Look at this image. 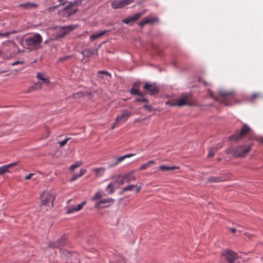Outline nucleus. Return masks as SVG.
Returning <instances> with one entry per match:
<instances>
[{
	"mask_svg": "<svg viewBox=\"0 0 263 263\" xmlns=\"http://www.w3.org/2000/svg\"><path fill=\"white\" fill-rule=\"evenodd\" d=\"M67 263H80L78 254L75 252H67Z\"/></svg>",
	"mask_w": 263,
	"mask_h": 263,
	"instance_id": "13",
	"label": "nucleus"
},
{
	"mask_svg": "<svg viewBox=\"0 0 263 263\" xmlns=\"http://www.w3.org/2000/svg\"><path fill=\"white\" fill-rule=\"evenodd\" d=\"M87 172V170L84 168H81L80 170L79 173L78 174H74L73 175L71 178L70 179L69 181L71 182L74 181L76 180L79 178L82 177L84 174H85Z\"/></svg>",
	"mask_w": 263,
	"mask_h": 263,
	"instance_id": "19",
	"label": "nucleus"
},
{
	"mask_svg": "<svg viewBox=\"0 0 263 263\" xmlns=\"http://www.w3.org/2000/svg\"><path fill=\"white\" fill-rule=\"evenodd\" d=\"M103 74H105V76L108 77L109 78L111 77V74L108 72L106 71H99L97 73L98 77L102 80L105 79L104 77Z\"/></svg>",
	"mask_w": 263,
	"mask_h": 263,
	"instance_id": "28",
	"label": "nucleus"
},
{
	"mask_svg": "<svg viewBox=\"0 0 263 263\" xmlns=\"http://www.w3.org/2000/svg\"><path fill=\"white\" fill-rule=\"evenodd\" d=\"M135 155V154H126V155L123 156V157H124V158L125 159V158H130V157H133V156H134Z\"/></svg>",
	"mask_w": 263,
	"mask_h": 263,
	"instance_id": "43",
	"label": "nucleus"
},
{
	"mask_svg": "<svg viewBox=\"0 0 263 263\" xmlns=\"http://www.w3.org/2000/svg\"><path fill=\"white\" fill-rule=\"evenodd\" d=\"M261 97V95H260V93H254L252 96V97H251L250 99L251 100L253 101L255 98H256L257 97Z\"/></svg>",
	"mask_w": 263,
	"mask_h": 263,
	"instance_id": "38",
	"label": "nucleus"
},
{
	"mask_svg": "<svg viewBox=\"0 0 263 263\" xmlns=\"http://www.w3.org/2000/svg\"><path fill=\"white\" fill-rule=\"evenodd\" d=\"M108 31L107 30H103L100 32H98L95 34L91 35L90 36V40L91 41H93L94 40L96 39H98L105 34Z\"/></svg>",
	"mask_w": 263,
	"mask_h": 263,
	"instance_id": "24",
	"label": "nucleus"
},
{
	"mask_svg": "<svg viewBox=\"0 0 263 263\" xmlns=\"http://www.w3.org/2000/svg\"><path fill=\"white\" fill-rule=\"evenodd\" d=\"M233 91H220L219 95L220 96L223 98H227L229 96H232L234 94Z\"/></svg>",
	"mask_w": 263,
	"mask_h": 263,
	"instance_id": "27",
	"label": "nucleus"
},
{
	"mask_svg": "<svg viewBox=\"0 0 263 263\" xmlns=\"http://www.w3.org/2000/svg\"><path fill=\"white\" fill-rule=\"evenodd\" d=\"M135 155V154H126V155L123 156V157H124V158L125 159V158H130V157H133V156H134Z\"/></svg>",
	"mask_w": 263,
	"mask_h": 263,
	"instance_id": "44",
	"label": "nucleus"
},
{
	"mask_svg": "<svg viewBox=\"0 0 263 263\" xmlns=\"http://www.w3.org/2000/svg\"><path fill=\"white\" fill-rule=\"evenodd\" d=\"M61 10H62L63 11V12H64V11L66 10V7H64V8H62Z\"/></svg>",
	"mask_w": 263,
	"mask_h": 263,
	"instance_id": "53",
	"label": "nucleus"
},
{
	"mask_svg": "<svg viewBox=\"0 0 263 263\" xmlns=\"http://www.w3.org/2000/svg\"><path fill=\"white\" fill-rule=\"evenodd\" d=\"M124 160L123 156L119 157L117 158L116 159V163L119 164V163L121 162L122 161Z\"/></svg>",
	"mask_w": 263,
	"mask_h": 263,
	"instance_id": "40",
	"label": "nucleus"
},
{
	"mask_svg": "<svg viewBox=\"0 0 263 263\" xmlns=\"http://www.w3.org/2000/svg\"><path fill=\"white\" fill-rule=\"evenodd\" d=\"M132 2V0L115 1L112 3L111 6L115 9L122 8L131 4Z\"/></svg>",
	"mask_w": 263,
	"mask_h": 263,
	"instance_id": "11",
	"label": "nucleus"
},
{
	"mask_svg": "<svg viewBox=\"0 0 263 263\" xmlns=\"http://www.w3.org/2000/svg\"><path fill=\"white\" fill-rule=\"evenodd\" d=\"M59 29L60 33H58L57 35L59 37L64 36L65 35V34H66V28L60 27V28H59Z\"/></svg>",
	"mask_w": 263,
	"mask_h": 263,
	"instance_id": "30",
	"label": "nucleus"
},
{
	"mask_svg": "<svg viewBox=\"0 0 263 263\" xmlns=\"http://www.w3.org/2000/svg\"><path fill=\"white\" fill-rule=\"evenodd\" d=\"M116 123H116V122H115L114 124L112 125V126H111V129H114L115 128V127H116Z\"/></svg>",
	"mask_w": 263,
	"mask_h": 263,
	"instance_id": "50",
	"label": "nucleus"
},
{
	"mask_svg": "<svg viewBox=\"0 0 263 263\" xmlns=\"http://www.w3.org/2000/svg\"><path fill=\"white\" fill-rule=\"evenodd\" d=\"M42 87V83L37 82L35 83L32 86V88L35 90H38L41 89Z\"/></svg>",
	"mask_w": 263,
	"mask_h": 263,
	"instance_id": "35",
	"label": "nucleus"
},
{
	"mask_svg": "<svg viewBox=\"0 0 263 263\" xmlns=\"http://www.w3.org/2000/svg\"><path fill=\"white\" fill-rule=\"evenodd\" d=\"M217 149L216 148H211V149H209L208 156L209 157H212L214 155Z\"/></svg>",
	"mask_w": 263,
	"mask_h": 263,
	"instance_id": "34",
	"label": "nucleus"
},
{
	"mask_svg": "<svg viewBox=\"0 0 263 263\" xmlns=\"http://www.w3.org/2000/svg\"><path fill=\"white\" fill-rule=\"evenodd\" d=\"M64 59H65V58H62L60 59V61H62Z\"/></svg>",
	"mask_w": 263,
	"mask_h": 263,
	"instance_id": "54",
	"label": "nucleus"
},
{
	"mask_svg": "<svg viewBox=\"0 0 263 263\" xmlns=\"http://www.w3.org/2000/svg\"><path fill=\"white\" fill-rule=\"evenodd\" d=\"M211 97H212V98H214V97L212 96V94H211Z\"/></svg>",
	"mask_w": 263,
	"mask_h": 263,
	"instance_id": "55",
	"label": "nucleus"
},
{
	"mask_svg": "<svg viewBox=\"0 0 263 263\" xmlns=\"http://www.w3.org/2000/svg\"><path fill=\"white\" fill-rule=\"evenodd\" d=\"M34 175V174L33 173H30L29 174H28V175L26 176L25 177V179L26 180H29V179H30L31 178V177Z\"/></svg>",
	"mask_w": 263,
	"mask_h": 263,
	"instance_id": "41",
	"label": "nucleus"
},
{
	"mask_svg": "<svg viewBox=\"0 0 263 263\" xmlns=\"http://www.w3.org/2000/svg\"><path fill=\"white\" fill-rule=\"evenodd\" d=\"M260 142H261V143H262L263 144V138L260 139Z\"/></svg>",
	"mask_w": 263,
	"mask_h": 263,
	"instance_id": "52",
	"label": "nucleus"
},
{
	"mask_svg": "<svg viewBox=\"0 0 263 263\" xmlns=\"http://www.w3.org/2000/svg\"><path fill=\"white\" fill-rule=\"evenodd\" d=\"M209 182H220L222 181L223 180L221 179L220 178L218 177H212L208 179Z\"/></svg>",
	"mask_w": 263,
	"mask_h": 263,
	"instance_id": "33",
	"label": "nucleus"
},
{
	"mask_svg": "<svg viewBox=\"0 0 263 263\" xmlns=\"http://www.w3.org/2000/svg\"><path fill=\"white\" fill-rule=\"evenodd\" d=\"M74 28V27L73 26H67V31L72 30Z\"/></svg>",
	"mask_w": 263,
	"mask_h": 263,
	"instance_id": "47",
	"label": "nucleus"
},
{
	"mask_svg": "<svg viewBox=\"0 0 263 263\" xmlns=\"http://www.w3.org/2000/svg\"><path fill=\"white\" fill-rule=\"evenodd\" d=\"M145 90H148L151 95H155L159 92V88L155 83H146L144 86Z\"/></svg>",
	"mask_w": 263,
	"mask_h": 263,
	"instance_id": "12",
	"label": "nucleus"
},
{
	"mask_svg": "<svg viewBox=\"0 0 263 263\" xmlns=\"http://www.w3.org/2000/svg\"><path fill=\"white\" fill-rule=\"evenodd\" d=\"M59 143L60 144L61 146H64L66 144V139L61 142H59Z\"/></svg>",
	"mask_w": 263,
	"mask_h": 263,
	"instance_id": "45",
	"label": "nucleus"
},
{
	"mask_svg": "<svg viewBox=\"0 0 263 263\" xmlns=\"http://www.w3.org/2000/svg\"><path fill=\"white\" fill-rule=\"evenodd\" d=\"M81 1H75L73 3L70 2L67 5V16L74 13L78 10V7L81 4Z\"/></svg>",
	"mask_w": 263,
	"mask_h": 263,
	"instance_id": "10",
	"label": "nucleus"
},
{
	"mask_svg": "<svg viewBox=\"0 0 263 263\" xmlns=\"http://www.w3.org/2000/svg\"><path fill=\"white\" fill-rule=\"evenodd\" d=\"M132 22H134V21L132 20V18L131 16L128 17V18H127L126 19H124V20H122V22H123L125 24H129V23H130Z\"/></svg>",
	"mask_w": 263,
	"mask_h": 263,
	"instance_id": "37",
	"label": "nucleus"
},
{
	"mask_svg": "<svg viewBox=\"0 0 263 263\" xmlns=\"http://www.w3.org/2000/svg\"><path fill=\"white\" fill-rule=\"evenodd\" d=\"M166 104H168L171 106H182L186 104H189L188 96L187 95H183L182 97L174 101H168L166 102Z\"/></svg>",
	"mask_w": 263,
	"mask_h": 263,
	"instance_id": "6",
	"label": "nucleus"
},
{
	"mask_svg": "<svg viewBox=\"0 0 263 263\" xmlns=\"http://www.w3.org/2000/svg\"><path fill=\"white\" fill-rule=\"evenodd\" d=\"M159 19L157 17H145L142 21L139 23V25L143 27L144 25L147 24H154L155 22H158Z\"/></svg>",
	"mask_w": 263,
	"mask_h": 263,
	"instance_id": "14",
	"label": "nucleus"
},
{
	"mask_svg": "<svg viewBox=\"0 0 263 263\" xmlns=\"http://www.w3.org/2000/svg\"><path fill=\"white\" fill-rule=\"evenodd\" d=\"M49 246L51 248H57L59 247V243L58 242H52L49 243Z\"/></svg>",
	"mask_w": 263,
	"mask_h": 263,
	"instance_id": "39",
	"label": "nucleus"
},
{
	"mask_svg": "<svg viewBox=\"0 0 263 263\" xmlns=\"http://www.w3.org/2000/svg\"><path fill=\"white\" fill-rule=\"evenodd\" d=\"M9 33L8 32H5L1 33H0V36H5L7 37L9 35Z\"/></svg>",
	"mask_w": 263,
	"mask_h": 263,
	"instance_id": "46",
	"label": "nucleus"
},
{
	"mask_svg": "<svg viewBox=\"0 0 263 263\" xmlns=\"http://www.w3.org/2000/svg\"><path fill=\"white\" fill-rule=\"evenodd\" d=\"M36 78L42 81V83L48 84L49 83V78L46 77L44 74L42 73H38L36 75Z\"/></svg>",
	"mask_w": 263,
	"mask_h": 263,
	"instance_id": "22",
	"label": "nucleus"
},
{
	"mask_svg": "<svg viewBox=\"0 0 263 263\" xmlns=\"http://www.w3.org/2000/svg\"><path fill=\"white\" fill-rule=\"evenodd\" d=\"M117 164H118V163H116V161L115 162H114V163L109 164L108 168H111Z\"/></svg>",
	"mask_w": 263,
	"mask_h": 263,
	"instance_id": "48",
	"label": "nucleus"
},
{
	"mask_svg": "<svg viewBox=\"0 0 263 263\" xmlns=\"http://www.w3.org/2000/svg\"><path fill=\"white\" fill-rule=\"evenodd\" d=\"M156 163L155 161L154 160H151L147 163L142 164L139 168V171H142L147 169L149 167L151 166L152 164H155Z\"/></svg>",
	"mask_w": 263,
	"mask_h": 263,
	"instance_id": "26",
	"label": "nucleus"
},
{
	"mask_svg": "<svg viewBox=\"0 0 263 263\" xmlns=\"http://www.w3.org/2000/svg\"><path fill=\"white\" fill-rule=\"evenodd\" d=\"M135 171L133 170L124 174H119L115 176V182L119 185H122L125 183H129L136 180L134 175Z\"/></svg>",
	"mask_w": 263,
	"mask_h": 263,
	"instance_id": "3",
	"label": "nucleus"
},
{
	"mask_svg": "<svg viewBox=\"0 0 263 263\" xmlns=\"http://www.w3.org/2000/svg\"><path fill=\"white\" fill-rule=\"evenodd\" d=\"M23 64V62L22 61H16V62H14L13 64H12V65H16V64Z\"/></svg>",
	"mask_w": 263,
	"mask_h": 263,
	"instance_id": "49",
	"label": "nucleus"
},
{
	"mask_svg": "<svg viewBox=\"0 0 263 263\" xmlns=\"http://www.w3.org/2000/svg\"><path fill=\"white\" fill-rule=\"evenodd\" d=\"M231 230L232 231L233 233H235V232L236 231V230L234 228L231 229Z\"/></svg>",
	"mask_w": 263,
	"mask_h": 263,
	"instance_id": "51",
	"label": "nucleus"
},
{
	"mask_svg": "<svg viewBox=\"0 0 263 263\" xmlns=\"http://www.w3.org/2000/svg\"><path fill=\"white\" fill-rule=\"evenodd\" d=\"M221 255L224 257L225 259L229 263H234L235 260L237 258V254L230 250L223 251L221 253Z\"/></svg>",
	"mask_w": 263,
	"mask_h": 263,
	"instance_id": "7",
	"label": "nucleus"
},
{
	"mask_svg": "<svg viewBox=\"0 0 263 263\" xmlns=\"http://www.w3.org/2000/svg\"><path fill=\"white\" fill-rule=\"evenodd\" d=\"M42 42V37L39 33H35L32 36L25 40L26 45L35 49L40 47V44Z\"/></svg>",
	"mask_w": 263,
	"mask_h": 263,
	"instance_id": "4",
	"label": "nucleus"
},
{
	"mask_svg": "<svg viewBox=\"0 0 263 263\" xmlns=\"http://www.w3.org/2000/svg\"><path fill=\"white\" fill-rule=\"evenodd\" d=\"M136 187H137V185H136V184L127 185L122 189L121 192H120V194H122L124 192H127V191H133L134 189H135Z\"/></svg>",
	"mask_w": 263,
	"mask_h": 263,
	"instance_id": "25",
	"label": "nucleus"
},
{
	"mask_svg": "<svg viewBox=\"0 0 263 263\" xmlns=\"http://www.w3.org/2000/svg\"><path fill=\"white\" fill-rule=\"evenodd\" d=\"M83 164V162L81 161H78L74 163L71 165L69 167V171L70 173H73L74 170L78 167L81 166Z\"/></svg>",
	"mask_w": 263,
	"mask_h": 263,
	"instance_id": "21",
	"label": "nucleus"
},
{
	"mask_svg": "<svg viewBox=\"0 0 263 263\" xmlns=\"http://www.w3.org/2000/svg\"><path fill=\"white\" fill-rule=\"evenodd\" d=\"M86 204V201L82 202L81 204H79L76 205H73L71 207H69L67 209V213H71L75 211H79L81 210L83 206Z\"/></svg>",
	"mask_w": 263,
	"mask_h": 263,
	"instance_id": "16",
	"label": "nucleus"
},
{
	"mask_svg": "<svg viewBox=\"0 0 263 263\" xmlns=\"http://www.w3.org/2000/svg\"><path fill=\"white\" fill-rule=\"evenodd\" d=\"M104 193L102 191H98L95 193L94 195L91 197V201L100 200L104 196Z\"/></svg>",
	"mask_w": 263,
	"mask_h": 263,
	"instance_id": "18",
	"label": "nucleus"
},
{
	"mask_svg": "<svg viewBox=\"0 0 263 263\" xmlns=\"http://www.w3.org/2000/svg\"><path fill=\"white\" fill-rule=\"evenodd\" d=\"M159 168L162 171H171L176 169H178L179 167L178 166H167L164 165H162L159 166Z\"/></svg>",
	"mask_w": 263,
	"mask_h": 263,
	"instance_id": "23",
	"label": "nucleus"
},
{
	"mask_svg": "<svg viewBox=\"0 0 263 263\" xmlns=\"http://www.w3.org/2000/svg\"><path fill=\"white\" fill-rule=\"evenodd\" d=\"M107 189L109 190L110 194H112L115 192V187L112 183L108 184L107 186Z\"/></svg>",
	"mask_w": 263,
	"mask_h": 263,
	"instance_id": "36",
	"label": "nucleus"
},
{
	"mask_svg": "<svg viewBox=\"0 0 263 263\" xmlns=\"http://www.w3.org/2000/svg\"><path fill=\"white\" fill-rule=\"evenodd\" d=\"M144 12L142 13H137L135 14H134L133 16H132V20L133 21H135L137 20H138L142 15H143Z\"/></svg>",
	"mask_w": 263,
	"mask_h": 263,
	"instance_id": "31",
	"label": "nucleus"
},
{
	"mask_svg": "<svg viewBox=\"0 0 263 263\" xmlns=\"http://www.w3.org/2000/svg\"><path fill=\"white\" fill-rule=\"evenodd\" d=\"M115 200L112 198L102 199L96 202L95 207L96 208L102 209L108 207L112 204Z\"/></svg>",
	"mask_w": 263,
	"mask_h": 263,
	"instance_id": "9",
	"label": "nucleus"
},
{
	"mask_svg": "<svg viewBox=\"0 0 263 263\" xmlns=\"http://www.w3.org/2000/svg\"><path fill=\"white\" fill-rule=\"evenodd\" d=\"M251 145H239L236 147H230L226 152L236 157H244L251 151Z\"/></svg>",
	"mask_w": 263,
	"mask_h": 263,
	"instance_id": "2",
	"label": "nucleus"
},
{
	"mask_svg": "<svg viewBox=\"0 0 263 263\" xmlns=\"http://www.w3.org/2000/svg\"><path fill=\"white\" fill-rule=\"evenodd\" d=\"M91 171L95 174L96 177H99L102 176L104 175L105 171V168L103 167H96L92 168Z\"/></svg>",
	"mask_w": 263,
	"mask_h": 263,
	"instance_id": "17",
	"label": "nucleus"
},
{
	"mask_svg": "<svg viewBox=\"0 0 263 263\" xmlns=\"http://www.w3.org/2000/svg\"><path fill=\"white\" fill-rule=\"evenodd\" d=\"M138 95L139 96V97L137 98L135 100L136 102H147V100L143 97V95L141 93H140V94H138Z\"/></svg>",
	"mask_w": 263,
	"mask_h": 263,
	"instance_id": "32",
	"label": "nucleus"
},
{
	"mask_svg": "<svg viewBox=\"0 0 263 263\" xmlns=\"http://www.w3.org/2000/svg\"><path fill=\"white\" fill-rule=\"evenodd\" d=\"M55 195L51 191H45L41 195V207L46 211L53 207Z\"/></svg>",
	"mask_w": 263,
	"mask_h": 263,
	"instance_id": "1",
	"label": "nucleus"
},
{
	"mask_svg": "<svg viewBox=\"0 0 263 263\" xmlns=\"http://www.w3.org/2000/svg\"><path fill=\"white\" fill-rule=\"evenodd\" d=\"M141 186H142V183H140L139 186H138L137 185V187H136V188H135L136 193H139L140 191V190L141 189Z\"/></svg>",
	"mask_w": 263,
	"mask_h": 263,
	"instance_id": "42",
	"label": "nucleus"
},
{
	"mask_svg": "<svg viewBox=\"0 0 263 263\" xmlns=\"http://www.w3.org/2000/svg\"><path fill=\"white\" fill-rule=\"evenodd\" d=\"M19 7H23L26 9H30L32 8H35L37 7V4L35 3L27 2L26 3L21 4Z\"/></svg>",
	"mask_w": 263,
	"mask_h": 263,
	"instance_id": "20",
	"label": "nucleus"
},
{
	"mask_svg": "<svg viewBox=\"0 0 263 263\" xmlns=\"http://www.w3.org/2000/svg\"><path fill=\"white\" fill-rule=\"evenodd\" d=\"M139 83H134L132 88L130 90V93L133 95L140 94L138 90Z\"/></svg>",
	"mask_w": 263,
	"mask_h": 263,
	"instance_id": "29",
	"label": "nucleus"
},
{
	"mask_svg": "<svg viewBox=\"0 0 263 263\" xmlns=\"http://www.w3.org/2000/svg\"><path fill=\"white\" fill-rule=\"evenodd\" d=\"M68 140H69V138H67V139H66L67 141Z\"/></svg>",
	"mask_w": 263,
	"mask_h": 263,
	"instance_id": "56",
	"label": "nucleus"
},
{
	"mask_svg": "<svg viewBox=\"0 0 263 263\" xmlns=\"http://www.w3.org/2000/svg\"><path fill=\"white\" fill-rule=\"evenodd\" d=\"M132 115L130 111L127 110H122L120 113L117 116L115 122L116 123H124L126 122L129 117Z\"/></svg>",
	"mask_w": 263,
	"mask_h": 263,
	"instance_id": "8",
	"label": "nucleus"
},
{
	"mask_svg": "<svg viewBox=\"0 0 263 263\" xmlns=\"http://www.w3.org/2000/svg\"><path fill=\"white\" fill-rule=\"evenodd\" d=\"M251 128L246 124H243L242 128L239 131H237L234 135L231 136L232 140L238 141L242 139L244 136L248 134Z\"/></svg>",
	"mask_w": 263,
	"mask_h": 263,
	"instance_id": "5",
	"label": "nucleus"
},
{
	"mask_svg": "<svg viewBox=\"0 0 263 263\" xmlns=\"http://www.w3.org/2000/svg\"><path fill=\"white\" fill-rule=\"evenodd\" d=\"M18 162H15L12 163H10L6 165H4L0 167V175H3L6 173L10 172L9 169L12 168L14 166H16L18 164Z\"/></svg>",
	"mask_w": 263,
	"mask_h": 263,
	"instance_id": "15",
	"label": "nucleus"
}]
</instances>
